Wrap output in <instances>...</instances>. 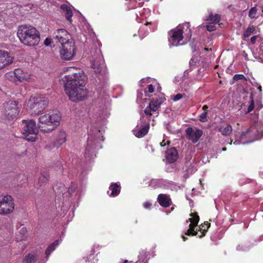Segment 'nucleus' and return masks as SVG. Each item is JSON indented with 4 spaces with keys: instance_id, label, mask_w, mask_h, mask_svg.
<instances>
[{
    "instance_id": "1",
    "label": "nucleus",
    "mask_w": 263,
    "mask_h": 263,
    "mask_svg": "<svg viewBox=\"0 0 263 263\" xmlns=\"http://www.w3.org/2000/svg\"><path fill=\"white\" fill-rule=\"evenodd\" d=\"M65 71L69 73L64 77V90L69 100L73 102L85 100L88 90L85 87L87 77L83 71L76 67H67Z\"/></svg>"
},
{
    "instance_id": "2",
    "label": "nucleus",
    "mask_w": 263,
    "mask_h": 263,
    "mask_svg": "<svg viewBox=\"0 0 263 263\" xmlns=\"http://www.w3.org/2000/svg\"><path fill=\"white\" fill-rule=\"evenodd\" d=\"M161 103V101L159 100L151 101L149 105L144 110V112H140V120L134 130L136 137L142 138L148 133L149 128V121L151 119L153 120L152 125H154V119L158 116V110Z\"/></svg>"
},
{
    "instance_id": "3",
    "label": "nucleus",
    "mask_w": 263,
    "mask_h": 263,
    "mask_svg": "<svg viewBox=\"0 0 263 263\" xmlns=\"http://www.w3.org/2000/svg\"><path fill=\"white\" fill-rule=\"evenodd\" d=\"M251 120L254 123L253 124L246 132L241 134L240 141H235L233 143L234 144H248L259 140L263 137V125L261 122H258V114L256 113V110L255 111V115L252 116Z\"/></svg>"
},
{
    "instance_id": "4",
    "label": "nucleus",
    "mask_w": 263,
    "mask_h": 263,
    "mask_svg": "<svg viewBox=\"0 0 263 263\" xmlns=\"http://www.w3.org/2000/svg\"><path fill=\"white\" fill-rule=\"evenodd\" d=\"M104 140L102 130L100 128L91 126L88 132V137L84 157L87 161L93 159L96 156V150L102 148L100 141Z\"/></svg>"
},
{
    "instance_id": "5",
    "label": "nucleus",
    "mask_w": 263,
    "mask_h": 263,
    "mask_svg": "<svg viewBox=\"0 0 263 263\" xmlns=\"http://www.w3.org/2000/svg\"><path fill=\"white\" fill-rule=\"evenodd\" d=\"M191 36L190 24L185 23L180 24L176 28L168 32L169 46L172 47L183 45L190 40Z\"/></svg>"
},
{
    "instance_id": "6",
    "label": "nucleus",
    "mask_w": 263,
    "mask_h": 263,
    "mask_svg": "<svg viewBox=\"0 0 263 263\" xmlns=\"http://www.w3.org/2000/svg\"><path fill=\"white\" fill-rule=\"evenodd\" d=\"M17 36L20 42L28 46H35L40 41V33L37 29L30 25H22L18 27Z\"/></svg>"
},
{
    "instance_id": "7",
    "label": "nucleus",
    "mask_w": 263,
    "mask_h": 263,
    "mask_svg": "<svg viewBox=\"0 0 263 263\" xmlns=\"http://www.w3.org/2000/svg\"><path fill=\"white\" fill-rule=\"evenodd\" d=\"M61 115L58 111H48L40 115L39 118V128L44 132L52 131L60 124Z\"/></svg>"
},
{
    "instance_id": "8",
    "label": "nucleus",
    "mask_w": 263,
    "mask_h": 263,
    "mask_svg": "<svg viewBox=\"0 0 263 263\" xmlns=\"http://www.w3.org/2000/svg\"><path fill=\"white\" fill-rule=\"evenodd\" d=\"M191 217L186 221L187 224H189V229L186 231L185 235H196L197 234V231L201 232V235H199L200 238L202 237L205 235V233L208 231L210 226V223L208 222H204L203 224L200 225L196 230H195V228L197 227V224L199 220V217L197 214L191 213L190 214Z\"/></svg>"
},
{
    "instance_id": "9",
    "label": "nucleus",
    "mask_w": 263,
    "mask_h": 263,
    "mask_svg": "<svg viewBox=\"0 0 263 263\" xmlns=\"http://www.w3.org/2000/svg\"><path fill=\"white\" fill-rule=\"evenodd\" d=\"M48 104V100L43 96L31 97L27 103V107L32 114L37 115L44 109Z\"/></svg>"
},
{
    "instance_id": "10",
    "label": "nucleus",
    "mask_w": 263,
    "mask_h": 263,
    "mask_svg": "<svg viewBox=\"0 0 263 263\" xmlns=\"http://www.w3.org/2000/svg\"><path fill=\"white\" fill-rule=\"evenodd\" d=\"M22 134L27 140L30 142L35 141L38 129L35 122L33 120H24Z\"/></svg>"
},
{
    "instance_id": "11",
    "label": "nucleus",
    "mask_w": 263,
    "mask_h": 263,
    "mask_svg": "<svg viewBox=\"0 0 263 263\" xmlns=\"http://www.w3.org/2000/svg\"><path fill=\"white\" fill-rule=\"evenodd\" d=\"M15 204L11 196L5 195L0 198V214L7 215L14 210Z\"/></svg>"
},
{
    "instance_id": "12",
    "label": "nucleus",
    "mask_w": 263,
    "mask_h": 263,
    "mask_svg": "<svg viewBox=\"0 0 263 263\" xmlns=\"http://www.w3.org/2000/svg\"><path fill=\"white\" fill-rule=\"evenodd\" d=\"M91 62V66L97 73L105 72V66L104 60L100 49H95V54Z\"/></svg>"
},
{
    "instance_id": "13",
    "label": "nucleus",
    "mask_w": 263,
    "mask_h": 263,
    "mask_svg": "<svg viewBox=\"0 0 263 263\" xmlns=\"http://www.w3.org/2000/svg\"><path fill=\"white\" fill-rule=\"evenodd\" d=\"M3 111L7 119L9 120L14 119L19 114L17 102L13 100H9L6 102L4 105Z\"/></svg>"
},
{
    "instance_id": "14",
    "label": "nucleus",
    "mask_w": 263,
    "mask_h": 263,
    "mask_svg": "<svg viewBox=\"0 0 263 263\" xmlns=\"http://www.w3.org/2000/svg\"><path fill=\"white\" fill-rule=\"evenodd\" d=\"M76 46L74 42L62 45L60 50V55L62 60L70 61L76 54Z\"/></svg>"
},
{
    "instance_id": "15",
    "label": "nucleus",
    "mask_w": 263,
    "mask_h": 263,
    "mask_svg": "<svg viewBox=\"0 0 263 263\" xmlns=\"http://www.w3.org/2000/svg\"><path fill=\"white\" fill-rule=\"evenodd\" d=\"M54 191L57 193L62 194L64 195L66 193L67 191L70 196H79L80 191L78 189V185L76 183L72 182L69 187L67 189L65 187L64 185L60 183L57 184L53 187Z\"/></svg>"
},
{
    "instance_id": "16",
    "label": "nucleus",
    "mask_w": 263,
    "mask_h": 263,
    "mask_svg": "<svg viewBox=\"0 0 263 263\" xmlns=\"http://www.w3.org/2000/svg\"><path fill=\"white\" fill-rule=\"evenodd\" d=\"M53 38L61 45L74 42L70 34L65 29H58L53 33Z\"/></svg>"
},
{
    "instance_id": "17",
    "label": "nucleus",
    "mask_w": 263,
    "mask_h": 263,
    "mask_svg": "<svg viewBox=\"0 0 263 263\" xmlns=\"http://www.w3.org/2000/svg\"><path fill=\"white\" fill-rule=\"evenodd\" d=\"M14 74L16 80L20 82H27L30 79V76L27 73L23 72L21 68L15 69L13 72H9L6 73V77L10 80L15 81L12 78Z\"/></svg>"
},
{
    "instance_id": "18",
    "label": "nucleus",
    "mask_w": 263,
    "mask_h": 263,
    "mask_svg": "<svg viewBox=\"0 0 263 263\" xmlns=\"http://www.w3.org/2000/svg\"><path fill=\"white\" fill-rule=\"evenodd\" d=\"M185 133L188 139L193 143L197 142L203 134L202 130L198 128L194 130L192 127L187 128L185 130Z\"/></svg>"
},
{
    "instance_id": "19",
    "label": "nucleus",
    "mask_w": 263,
    "mask_h": 263,
    "mask_svg": "<svg viewBox=\"0 0 263 263\" xmlns=\"http://www.w3.org/2000/svg\"><path fill=\"white\" fill-rule=\"evenodd\" d=\"M13 58L7 51L0 50V69L4 68L6 65L12 63Z\"/></svg>"
},
{
    "instance_id": "20",
    "label": "nucleus",
    "mask_w": 263,
    "mask_h": 263,
    "mask_svg": "<svg viewBox=\"0 0 263 263\" xmlns=\"http://www.w3.org/2000/svg\"><path fill=\"white\" fill-rule=\"evenodd\" d=\"M220 20V17L219 14L210 15L208 18L209 22L206 25V29L209 31H213L216 30L215 25L219 22Z\"/></svg>"
},
{
    "instance_id": "21",
    "label": "nucleus",
    "mask_w": 263,
    "mask_h": 263,
    "mask_svg": "<svg viewBox=\"0 0 263 263\" xmlns=\"http://www.w3.org/2000/svg\"><path fill=\"white\" fill-rule=\"evenodd\" d=\"M170 184V183L166 180L153 179L151 180L149 185L153 188L156 189L167 187Z\"/></svg>"
},
{
    "instance_id": "22",
    "label": "nucleus",
    "mask_w": 263,
    "mask_h": 263,
    "mask_svg": "<svg viewBox=\"0 0 263 263\" xmlns=\"http://www.w3.org/2000/svg\"><path fill=\"white\" fill-rule=\"evenodd\" d=\"M166 160L167 162L172 163L175 162L178 157V154L175 147L168 149L166 152Z\"/></svg>"
},
{
    "instance_id": "23",
    "label": "nucleus",
    "mask_w": 263,
    "mask_h": 263,
    "mask_svg": "<svg viewBox=\"0 0 263 263\" xmlns=\"http://www.w3.org/2000/svg\"><path fill=\"white\" fill-rule=\"evenodd\" d=\"M157 200L160 205L165 208L170 206L172 203L170 196L166 194H159L158 196Z\"/></svg>"
},
{
    "instance_id": "24",
    "label": "nucleus",
    "mask_w": 263,
    "mask_h": 263,
    "mask_svg": "<svg viewBox=\"0 0 263 263\" xmlns=\"http://www.w3.org/2000/svg\"><path fill=\"white\" fill-rule=\"evenodd\" d=\"M67 134L64 130H60L57 135L55 146L57 147L65 143L66 141Z\"/></svg>"
},
{
    "instance_id": "25",
    "label": "nucleus",
    "mask_w": 263,
    "mask_h": 263,
    "mask_svg": "<svg viewBox=\"0 0 263 263\" xmlns=\"http://www.w3.org/2000/svg\"><path fill=\"white\" fill-rule=\"evenodd\" d=\"M109 189L111 191V193L109 194V191H108L107 194L110 196H117L120 192V184H118V183H113L110 184Z\"/></svg>"
},
{
    "instance_id": "26",
    "label": "nucleus",
    "mask_w": 263,
    "mask_h": 263,
    "mask_svg": "<svg viewBox=\"0 0 263 263\" xmlns=\"http://www.w3.org/2000/svg\"><path fill=\"white\" fill-rule=\"evenodd\" d=\"M61 9L65 12V17L67 20L71 23L72 22L71 17L73 15L71 9L66 5H62Z\"/></svg>"
},
{
    "instance_id": "27",
    "label": "nucleus",
    "mask_w": 263,
    "mask_h": 263,
    "mask_svg": "<svg viewBox=\"0 0 263 263\" xmlns=\"http://www.w3.org/2000/svg\"><path fill=\"white\" fill-rule=\"evenodd\" d=\"M218 130L223 136H229L232 132V126L227 124L226 126H220L217 127Z\"/></svg>"
},
{
    "instance_id": "28",
    "label": "nucleus",
    "mask_w": 263,
    "mask_h": 263,
    "mask_svg": "<svg viewBox=\"0 0 263 263\" xmlns=\"http://www.w3.org/2000/svg\"><path fill=\"white\" fill-rule=\"evenodd\" d=\"M40 258V255L29 254L25 257L24 261L26 263H35Z\"/></svg>"
},
{
    "instance_id": "29",
    "label": "nucleus",
    "mask_w": 263,
    "mask_h": 263,
    "mask_svg": "<svg viewBox=\"0 0 263 263\" xmlns=\"http://www.w3.org/2000/svg\"><path fill=\"white\" fill-rule=\"evenodd\" d=\"M60 241L59 240H56L52 244H51L46 249V257L47 260L48 259L49 256L56 248V247L59 245Z\"/></svg>"
},
{
    "instance_id": "30",
    "label": "nucleus",
    "mask_w": 263,
    "mask_h": 263,
    "mask_svg": "<svg viewBox=\"0 0 263 263\" xmlns=\"http://www.w3.org/2000/svg\"><path fill=\"white\" fill-rule=\"evenodd\" d=\"M147 255L146 252L144 251H141L138 256V260L135 263H147ZM128 263H132V261H128Z\"/></svg>"
},
{
    "instance_id": "31",
    "label": "nucleus",
    "mask_w": 263,
    "mask_h": 263,
    "mask_svg": "<svg viewBox=\"0 0 263 263\" xmlns=\"http://www.w3.org/2000/svg\"><path fill=\"white\" fill-rule=\"evenodd\" d=\"M49 179V175L47 172H44L41 174L39 179V183L40 186L44 185L47 182Z\"/></svg>"
},
{
    "instance_id": "32",
    "label": "nucleus",
    "mask_w": 263,
    "mask_h": 263,
    "mask_svg": "<svg viewBox=\"0 0 263 263\" xmlns=\"http://www.w3.org/2000/svg\"><path fill=\"white\" fill-rule=\"evenodd\" d=\"M255 30V27L254 26H249L247 30L243 32V36L244 38H247Z\"/></svg>"
},
{
    "instance_id": "33",
    "label": "nucleus",
    "mask_w": 263,
    "mask_h": 263,
    "mask_svg": "<svg viewBox=\"0 0 263 263\" xmlns=\"http://www.w3.org/2000/svg\"><path fill=\"white\" fill-rule=\"evenodd\" d=\"M250 102L249 103V105L248 106L247 110L246 111V113L248 114L252 111L254 108V102L253 101V99L252 98V96H250Z\"/></svg>"
},
{
    "instance_id": "34",
    "label": "nucleus",
    "mask_w": 263,
    "mask_h": 263,
    "mask_svg": "<svg viewBox=\"0 0 263 263\" xmlns=\"http://www.w3.org/2000/svg\"><path fill=\"white\" fill-rule=\"evenodd\" d=\"M257 11V9L256 7L251 8L249 12V16L251 18H255Z\"/></svg>"
},
{
    "instance_id": "35",
    "label": "nucleus",
    "mask_w": 263,
    "mask_h": 263,
    "mask_svg": "<svg viewBox=\"0 0 263 263\" xmlns=\"http://www.w3.org/2000/svg\"><path fill=\"white\" fill-rule=\"evenodd\" d=\"M199 120L201 122L208 121V113L206 111H204L199 116Z\"/></svg>"
},
{
    "instance_id": "36",
    "label": "nucleus",
    "mask_w": 263,
    "mask_h": 263,
    "mask_svg": "<svg viewBox=\"0 0 263 263\" xmlns=\"http://www.w3.org/2000/svg\"><path fill=\"white\" fill-rule=\"evenodd\" d=\"M249 250V247L244 245H239L237 247V250L241 251H247Z\"/></svg>"
},
{
    "instance_id": "37",
    "label": "nucleus",
    "mask_w": 263,
    "mask_h": 263,
    "mask_svg": "<svg viewBox=\"0 0 263 263\" xmlns=\"http://www.w3.org/2000/svg\"><path fill=\"white\" fill-rule=\"evenodd\" d=\"M185 95H182L181 93H177V95H175L173 97V101H177L179 100H180L181 98H183V96H184Z\"/></svg>"
},
{
    "instance_id": "38",
    "label": "nucleus",
    "mask_w": 263,
    "mask_h": 263,
    "mask_svg": "<svg viewBox=\"0 0 263 263\" xmlns=\"http://www.w3.org/2000/svg\"><path fill=\"white\" fill-rule=\"evenodd\" d=\"M20 233L23 235V237L25 238L26 235L27 234V229L25 227H23L20 230Z\"/></svg>"
},
{
    "instance_id": "39",
    "label": "nucleus",
    "mask_w": 263,
    "mask_h": 263,
    "mask_svg": "<svg viewBox=\"0 0 263 263\" xmlns=\"http://www.w3.org/2000/svg\"><path fill=\"white\" fill-rule=\"evenodd\" d=\"M245 78V76L243 74H236L234 76L233 79L235 80H241Z\"/></svg>"
},
{
    "instance_id": "40",
    "label": "nucleus",
    "mask_w": 263,
    "mask_h": 263,
    "mask_svg": "<svg viewBox=\"0 0 263 263\" xmlns=\"http://www.w3.org/2000/svg\"><path fill=\"white\" fill-rule=\"evenodd\" d=\"M51 44V39L47 37L44 41V44L46 46H50Z\"/></svg>"
},
{
    "instance_id": "41",
    "label": "nucleus",
    "mask_w": 263,
    "mask_h": 263,
    "mask_svg": "<svg viewBox=\"0 0 263 263\" xmlns=\"http://www.w3.org/2000/svg\"><path fill=\"white\" fill-rule=\"evenodd\" d=\"M143 205L145 209H149L152 205V203L149 201H146L143 203Z\"/></svg>"
},
{
    "instance_id": "42",
    "label": "nucleus",
    "mask_w": 263,
    "mask_h": 263,
    "mask_svg": "<svg viewBox=\"0 0 263 263\" xmlns=\"http://www.w3.org/2000/svg\"><path fill=\"white\" fill-rule=\"evenodd\" d=\"M154 91V87L152 84H149L148 87V92L152 93Z\"/></svg>"
},
{
    "instance_id": "43",
    "label": "nucleus",
    "mask_w": 263,
    "mask_h": 263,
    "mask_svg": "<svg viewBox=\"0 0 263 263\" xmlns=\"http://www.w3.org/2000/svg\"><path fill=\"white\" fill-rule=\"evenodd\" d=\"M257 38V35H254V36H253L252 37H251V38L250 39L251 43L252 44H254L256 43Z\"/></svg>"
},
{
    "instance_id": "44",
    "label": "nucleus",
    "mask_w": 263,
    "mask_h": 263,
    "mask_svg": "<svg viewBox=\"0 0 263 263\" xmlns=\"http://www.w3.org/2000/svg\"><path fill=\"white\" fill-rule=\"evenodd\" d=\"M170 142L168 141H167L166 142L165 141V140H163L162 142L160 143L161 146H164L166 144H168Z\"/></svg>"
},
{
    "instance_id": "45",
    "label": "nucleus",
    "mask_w": 263,
    "mask_h": 263,
    "mask_svg": "<svg viewBox=\"0 0 263 263\" xmlns=\"http://www.w3.org/2000/svg\"><path fill=\"white\" fill-rule=\"evenodd\" d=\"M142 92L138 91V93H137V98H138V99H141L142 98Z\"/></svg>"
},
{
    "instance_id": "46",
    "label": "nucleus",
    "mask_w": 263,
    "mask_h": 263,
    "mask_svg": "<svg viewBox=\"0 0 263 263\" xmlns=\"http://www.w3.org/2000/svg\"><path fill=\"white\" fill-rule=\"evenodd\" d=\"M202 109L204 111H206V110L208 109V106L206 105H204L203 106Z\"/></svg>"
},
{
    "instance_id": "47",
    "label": "nucleus",
    "mask_w": 263,
    "mask_h": 263,
    "mask_svg": "<svg viewBox=\"0 0 263 263\" xmlns=\"http://www.w3.org/2000/svg\"><path fill=\"white\" fill-rule=\"evenodd\" d=\"M262 107V105L261 104L259 106H258L256 110H257V112L259 109H260Z\"/></svg>"
},
{
    "instance_id": "48",
    "label": "nucleus",
    "mask_w": 263,
    "mask_h": 263,
    "mask_svg": "<svg viewBox=\"0 0 263 263\" xmlns=\"http://www.w3.org/2000/svg\"><path fill=\"white\" fill-rule=\"evenodd\" d=\"M182 238L183 241H185L187 239V238L185 237L184 235L182 236Z\"/></svg>"
},
{
    "instance_id": "49",
    "label": "nucleus",
    "mask_w": 263,
    "mask_h": 263,
    "mask_svg": "<svg viewBox=\"0 0 263 263\" xmlns=\"http://www.w3.org/2000/svg\"><path fill=\"white\" fill-rule=\"evenodd\" d=\"M149 147L151 148L152 152H154V149L153 148V147L151 145L147 146V148H149Z\"/></svg>"
},
{
    "instance_id": "50",
    "label": "nucleus",
    "mask_w": 263,
    "mask_h": 263,
    "mask_svg": "<svg viewBox=\"0 0 263 263\" xmlns=\"http://www.w3.org/2000/svg\"><path fill=\"white\" fill-rule=\"evenodd\" d=\"M194 62V60L193 59H191V61H190V64H192Z\"/></svg>"
},
{
    "instance_id": "51",
    "label": "nucleus",
    "mask_w": 263,
    "mask_h": 263,
    "mask_svg": "<svg viewBox=\"0 0 263 263\" xmlns=\"http://www.w3.org/2000/svg\"><path fill=\"white\" fill-rule=\"evenodd\" d=\"M258 88V89H259V90L260 91H261V86H259Z\"/></svg>"
},
{
    "instance_id": "52",
    "label": "nucleus",
    "mask_w": 263,
    "mask_h": 263,
    "mask_svg": "<svg viewBox=\"0 0 263 263\" xmlns=\"http://www.w3.org/2000/svg\"><path fill=\"white\" fill-rule=\"evenodd\" d=\"M226 149H227V148L226 147H223L222 149V150L223 151H226Z\"/></svg>"
},
{
    "instance_id": "53",
    "label": "nucleus",
    "mask_w": 263,
    "mask_h": 263,
    "mask_svg": "<svg viewBox=\"0 0 263 263\" xmlns=\"http://www.w3.org/2000/svg\"><path fill=\"white\" fill-rule=\"evenodd\" d=\"M128 261L127 260H125L123 263H128Z\"/></svg>"
}]
</instances>
